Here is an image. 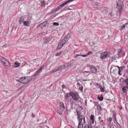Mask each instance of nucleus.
Wrapping results in <instances>:
<instances>
[{
  "instance_id": "72a5a7b5",
  "label": "nucleus",
  "mask_w": 128,
  "mask_h": 128,
  "mask_svg": "<svg viewBox=\"0 0 128 128\" xmlns=\"http://www.w3.org/2000/svg\"><path fill=\"white\" fill-rule=\"evenodd\" d=\"M98 99L100 101H102L103 99V98L102 97H98Z\"/></svg>"
},
{
  "instance_id": "6e6d98bb",
  "label": "nucleus",
  "mask_w": 128,
  "mask_h": 128,
  "mask_svg": "<svg viewBox=\"0 0 128 128\" xmlns=\"http://www.w3.org/2000/svg\"><path fill=\"white\" fill-rule=\"evenodd\" d=\"M62 88H64L65 86L64 85H62Z\"/></svg>"
},
{
  "instance_id": "69168bd1",
  "label": "nucleus",
  "mask_w": 128,
  "mask_h": 128,
  "mask_svg": "<svg viewBox=\"0 0 128 128\" xmlns=\"http://www.w3.org/2000/svg\"><path fill=\"white\" fill-rule=\"evenodd\" d=\"M96 128H97V127H96Z\"/></svg>"
},
{
  "instance_id": "39448f33",
  "label": "nucleus",
  "mask_w": 128,
  "mask_h": 128,
  "mask_svg": "<svg viewBox=\"0 0 128 128\" xmlns=\"http://www.w3.org/2000/svg\"><path fill=\"white\" fill-rule=\"evenodd\" d=\"M0 60L4 66H7V64L9 63L2 56H0Z\"/></svg>"
},
{
  "instance_id": "37998d69",
  "label": "nucleus",
  "mask_w": 128,
  "mask_h": 128,
  "mask_svg": "<svg viewBox=\"0 0 128 128\" xmlns=\"http://www.w3.org/2000/svg\"><path fill=\"white\" fill-rule=\"evenodd\" d=\"M125 27V25H123L120 28V30H122Z\"/></svg>"
},
{
  "instance_id": "7ed1b4c3",
  "label": "nucleus",
  "mask_w": 128,
  "mask_h": 128,
  "mask_svg": "<svg viewBox=\"0 0 128 128\" xmlns=\"http://www.w3.org/2000/svg\"><path fill=\"white\" fill-rule=\"evenodd\" d=\"M77 118L79 122L78 128H82L83 126V123L82 122L83 119L82 114L80 116H78Z\"/></svg>"
},
{
  "instance_id": "2eb2a0df",
  "label": "nucleus",
  "mask_w": 128,
  "mask_h": 128,
  "mask_svg": "<svg viewBox=\"0 0 128 128\" xmlns=\"http://www.w3.org/2000/svg\"><path fill=\"white\" fill-rule=\"evenodd\" d=\"M44 68V66H42L40 67L37 71L40 73L42 72V70H43Z\"/></svg>"
},
{
  "instance_id": "6ab92c4d",
  "label": "nucleus",
  "mask_w": 128,
  "mask_h": 128,
  "mask_svg": "<svg viewBox=\"0 0 128 128\" xmlns=\"http://www.w3.org/2000/svg\"><path fill=\"white\" fill-rule=\"evenodd\" d=\"M60 106L62 107V108H63L64 109L65 108L64 105L63 103L62 102H60L59 103Z\"/></svg>"
},
{
  "instance_id": "393cba45",
  "label": "nucleus",
  "mask_w": 128,
  "mask_h": 128,
  "mask_svg": "<svg viewBox=\"0 0 128 128\" xmlns=\"http://www.w3.org/2000/svg\"><path fill=\"white\" fill-rule=\"evenodd\" d=\"M65 3V2L64 3H63L61 4L60 6L58 7V8L59 9L61 8L63 6L66 5Z\"/></svg>"
},
{
  "instance_id": "20e7f679",
  "label": "nucleus",
  "mask_w": 128,
  "mask_h": 128,
  "mask_svg": "<svg viewBox=\"0 0 128 128\" xmlns=\"http://www.w3.org/2000/svg\"><path fill=\"white\" fill-rule=\"evenodd\" d=\"M29 19L26 16H23L20 17L19 20L20 24H22L24 22V21L28 20Z\"/></svg>"
},
{
  "instance_id": "4468645a",
  "label": "nucleus",
  "mask_w": 128,
  "mask_h": 128,
  "mask_svg": "<svg viewBox=\"0 0 128 128\" xmlns=\"http://www.w3.org/2000/svg\"><path fill=\"white\" fill-rule=\"evenodd\" d=\"M92 51L90 52L87 53V54H84V55H80L78 54H76V56H87L88 55H90L92 54Z\"/></svg>"
},
{
  "instance_id": "c756f323",
  "label": "nucleus",
  "mask_w": 128,
  "mask_h": 128,
  "mask_svg": "<svg viewBox=\"0 0 128 128\" xmlns=\"http://www.w3.org/2000/svg\"><path fill=\"white\" fill-rule=\"evenodd\" d=\"M58 71V68L57 69L56 68H54L52 70V71H51L50 72L52 73Z\"/></svg>"
},
{
  "instance_id": "c85d7f7f",
  "label": "nucleus",
  "mask_w": 128,
  "mask_h": 128,
  "mask_svg": "<svg viewBox=\"0 0 128 128\" xmlns=\"http://www.w3.org/2000/svg\"><path fill=\"white\" fill-rule=\"evenodd\" d=\"M19 66V64L17 62H16L14 64V66L15 67H18Z\"/></svg>"
},
{
  "instance_id": "e2e57ef3",
  "label": "nucleus",
  "mask_w": 128,
  "mask_h": 128,
  "mask_svg": "<svg viewBox=\"0 0 128 128\" xmlns=\"http://www.w3.org/2000/svg\"><path fill=\"white\" fill-rule=\"evenodd\" d=\"M77 56H74V58H76Z\"/></svg>"
},
{
  "instance_id": "58836bf2",
  "label": "nucleus",
  "mask_w": 128,
  "mask_h": 128,
  "mask_svg": "<svg viewBox=\"0 0 128 128\" xmlns=\"http://www.w3.org/2000/svg\"><path fill=\"white\" fill-rule=\"evenodd\" d=\"M25 34H22V36H21L20 38L21 39H23L24 38L23 37L25 35Z\"/></svg>"
},
{
  "instance_id": "e433bc0d",
  "label": "nucleus",
  "mask_w": 128,
  "mask_h": 128,
  "mask_svg": "<svg viewBox=\"0 0 128 128\" xmlns=\"http://www.w3.org/2000/svg\"><path fill=\"white\" fill-rule=\"evenodd\" d=\"M53 25H55L56 26H58L59 25V24L58 23L56 22H54L53 23Z\"/></svg>"
},
{
  "instance_id": "bb28decb",
  "label": "nucleus",
  "mask_w": 128,
  "mask_h": 128,
  "mask_svg": "<svg viewBox=\"0 0 128 128\" xmlns=\"http://www.w3.org/2000/svg\"><path fill=\"white\" fill-rule=\"evenodd\" d=\"M122 91L124 93H126V87L125 86H124L122 89Z\"/></svg>"
},
{
  "instance_id": "f03ea898",
  "label": "nucleus",
  "mask_w": 128,
  "mask_h": 128,
  "mask_svg": "<svg viewBox=\"0 0 128 128\" xmlns=\"http://www.w3.org/2000/svg\"><path fill=\"white\" fill-rule=\"evenodd\" d=\"M123 1L124 0H119L117 3V8L120 13V12L122 10V4Z\"/></svg>"
},
{
  "instance_id": "a18cd8bd",
  "label": "nucleus",
  "mask_w": 128,
  "mask_h": 128,
  "mask_svg": "<svg viewBox=\"0 0 128 128\" xmlns=\"http://www.w3.org/2000/svg\"><path fill=\"white\" fill-rule=\"evenodd\" d=\"M58 113L60 115H62V113L61 112H60L59 111H58Z\"/></svg>"
},
{
  "instance_id": "2f4dec72",
  "label": "nucleus",
  "mask_w": 128,
  "mask_h": 128,
  "mask_svg": "<svg viewBox=\"0 0 128 128\" xmlns=\"http://www.w3.org/2000/svg\"><path fill=\"white\" fill-rule=\"evenodd\" d=\"M39 73L37 71L33 74L34 76H36L39 74Z\"/></svg>"
},
{
  "instance_id": "3c124183",
  "label": "nucleus",
  "mask_w": 128,
  "mask_h": 128,
  "mask_svg": "<svg viewBox=\"0 0 128 128\" xmlns=\"http://www.w3.org/2000/svg\"><path fill=\"white\" fill-rule=\"evenodd\" d=\"M97 46H95L94 48H93V49L94 50H96V49L97 48Z\"/></svg>"
},
{
  "instance_id": "49530a36",
  "label": "nucleus",
  "mask_w": 128,
  "mask_h": 128,
  "mask_svg": "<svg viewBox=\"0 0 128 128\" xmlns=\"http://www.w3.org/2000/svg\"><path fill=\"white\" fill-rule=\"evenodd\" d=\"M88 125L87 124H86L84 126V128H88Z\"/></svg>"
},
{
  "instance_id": "4d7b16f0",
  "label": "nucleus",
  "mask_w": 128,
  "mask_h": 128,
  "mask_svg": "<svg viewBox=\"0 0 128 128\" xmlns=\"http://www.w3.org/2000/svg\"><path fill=\"white\" fill-rule=\"evenodd\" d=\"M62 10H62L63 11L65 10H67V9H66V8H64Z\"/></svg>"
},
{
  "instance_id": "ddd939ff",
  "label": "nucleus",
  "mask_w": 128,
  "mask_h": 128,
  "mask_svg": "<svg viewBox=\"0 0 128 128\" xmlns=\"http://www.w3.org/2000/svg\"><path fill=\"white\" fill-rule=\"evenodd\" d=\"M115 67H117L118 68V74L120 75H121V74L120 73V72L124 68V67L121 66L120 67L118 66H115Z\"/></svg>"
},
{
  "instance_id": "cd10ccee",
  "label": "nucleus",
  "mask_w": 128,
  "mask_h": 128,
  "mask_svg": "<svg viewBox=\"0 0 128 128\" xmlns=\"http://www.w3.org/2000/svg\"><path fill=\"white\" fill-rule=\"evenodd\" d=\"M76 112L77 113V115L78 116H80L81 115V112L80 111H78L77 109H76Z\"/></svg>"
},
{
  "instance_id": "052dcab7",
  "label": "nucleus",
  "mask_w": 128,
  "mask_h": 128,
  "mask_svg": "<svg viewBox=\"0 0 128 128\" xmlns=\"http://www.w3.org/2000/svg\"><path fill=\"white\" fill-rule=\"evenodd\" d=\"M85 103L86 104H86L87 103V101L86 100L85 101Z\"/></svg>"
},
{
  "instance_id": "0eeeda50",
  "label": "nucleus",
  "mask_w": 128,
  "mask_h": 128,
  "mask_svg": "<svg viewBox=\"0 0 128 128\" xmlns=\"http://www.w3.org/2000/svg\"><path fill=\"white\" fill-rule=\"evenodd\" d=\"M100 56H108L111 55V54L109 52H105L100 54Z\"/></svg>"
},
{
  "instance_id": "09e8293b",
  "label": "nucleus",
  "mask_w": 128,
  "mask_h": 128,
  "mask_svg": "<svg viewBox=\"0 0 128 128\" xmlns=\"http://www.w3.org/2000/svg\"><path fill=\"white\" fill-rule=\"evenodd\" d=\"M103 120H100V123L101 124V123H102V125L103 124Z\"/></svg>"
},
{
  "instance_id": "dca6fc26",
  "label": "nucleus",
  "mask_w": 128,
  "mask_h": 128,
  "mask_svg": "<svg viewBox=\"0 0 128 128\" xmlns=\"http://www.w3.org/2000/svg\"><path fill=\"white\" fill-rule=\"evenodd\" d=\"M123 82H124L126 84V88L128 89V79L124 80Z\"/></svg>"
},
{
  "instance_id": "f257e3e1",
  "label": "nucleus",
  "mask_w": 128,
  "mask_h": 128,
  "mask_svg": "<svg viewBox=\"0 0 128 128\" xmlns=\"http://www.w3.org/2000/svg\"><path fill=\"white\" fill-rule=\"evenodd\" d=\"M70 95L71 96L72 98L75 100H79V96L76 93H74L72 92H70Z\"/></svg>"
},
{
  "instance_id": "412c9836",
  "label": "nucleus",
  "mask_w": 128,
  "mask_h": 128,
  "mask_svg": "<svg viewBox=\"0 0 128 128\" xmlns=\"http://www.w3.org/2000/svg\"><path fill=\"white\" fill-rule=\"evenodd\" d=\"M65 66L64 65L63 66H60L58 67V70H61L63 69H65Z\"/></svg>"
},
{
  "instance_id": "5701e85b",
  "label": "nucleus",
  "mask_w": 128,
  "mask_h": 128,
  "mask_svg": "<svg viewBox=\"0 0 128 128\" xmlns=\"http://www.w3.org/2000/svg\"><path fill=\"white\" fill-rule=\"evenodd\" d=\"M97 108V110L99 112L102 111L103 109V108H102L99 105L98 106Z\"/></svg>"
},
{
  "instance_id": "7c9ffc66",
  "label": "nucleus",
  "mask_w": 128,
  "mask_h": 128,
  "mask_svg": "<svg viewBox=\"0 0 128 128\" xmlns=\"http://www.w3.org/2000/svg\"><path fill=\"white\" fill-rule=\"evenodd\" d=\"M113 118H114V120L116 122V114H113Z\"/></svg>"
},
{
  "instance_id": "f8f14e48",
  "label": "nucleus",
  "mask_w": 128,
  "mask_h": 128,
  "mask_svg": "<svg viewBox=\"0 0 128 128\" xmlns=\"http://www.w3.org/2000/svg\"><path fill=\"white\" fill-rule=\"evenodd\" d=\"M30 22L29 21V20H25L23 22V24L25 26H28L30 25Z\"/></svg>"
},
{
  "instance_id": "b1692460",
  "label": "nucleus",
  "mask_w": 128,
  "mask_h": 128,
  "mask_svg": "<svg viewBox=\"0 0 128 128\" xmlns=\"http://www.w3.org/2000/svg\"><path fill=\"white\" fill-rule=\"evenodd\" d=\"M98 86L100 88V91L103 92L104 91V89L103 88L102 86L100 85H99Z\"/></svg>"
},
{
  "instance_id": "a19ab883",
  "label": "nucleus",
  "mask_w": 128,
  "mask_h": 128,
  "mask_svg": "<svg viewBox=\"0 0 128 128\" xmlns=\"http://www.w3.org/2000/svg\"><path fill=\"white\" fill-rule=\"evenodd\" d=\"M88 128H92L91 125L90 124H88Z\"/></svg>"
},
{
  "instance_id": "f704fd0d",
  "label": "nucleus",
  "mask_w": 128,
  "mask_h": 128,
  "mask_svg": "<svg viewBox=\"0 0 128 128\" xmlns=\"http://www.w3.org/2000/svg\"><path fill=\"white\" fill-rule=\"evenodd\" d=\"M62 53L61 52H58L56 54V56H58L61 55V54Z\"/></svg>"
},
{
  "instance_id": "680f3d73",
  "label": "nucleus",
  "mask_w": 128,
  "mask_h": 128,
  "mask_svg": "<svg viewBox=\"0 0 128 128\" xmlns=\"http://www.w3.org/2000/svg\"><path fill=\"white\" fill-rule=\"evenodd\" d=\"M96 86H98L99 85H100V84H98L97 83H96Z\"/></svg>"
},
{
  "instance_id": "aec40b11",
  "label": "nucleus",
  "mask_w": 128,
  "mask_h": 128,
  "mask_svg": "<svg viewBox=\"0 0 128 128\" xmlns=\"http://www.w3.org/2000/svg\"><path fill=\"white\" fill-rule=\"evenodd\" d=\"M46 22H44L43 23L40 24L39 26L42 28H44L46 26Z\"/></svg>"
},
{
  "instance_id": "4c0bfd02",
  "label": "nucleus",
  "mask_w": 128,
  "mask_h": 128,
  "mask_svg": "<svg viewBox=\"0 0 128 128\" xmlns=\"http://www.w3.org/2000/svg\"><path fill=\"white\" fill-rule=\"evenodd\" d=\"M41 6H44L45 4L44 2V1H42V2H41Z\"/></svg>"
},
{
  "instance_id": "864d4df0",
  "label": "nucleus",
  "mask_w": 128,
  "mask_h": 128,
  "mask_svg": "<svg viewBox=\"0 0 128 128\" xmlns=\"http://www.w3.org/2000/svg\"><path fill=\"white\" fill-rule=\"evenodd\" d=\"M83 120L84 121V123H85V117L83 118Z\"/></svg>"
},
{
  "instance_id": "ea45409f",
  "label": "nucleus",
  "mask_w": 128,
  "mask_h": 128,
  "mask_svg": "<svg viewBox=\"0 0 128 128\" xmlns=\"http://www.w3.org/2000/svg\"><path fill=\"white\" fill-rule=\"evenodd\" d=\"M94 106H96L97 107L99 105L97 103V102H94Z\"/></svg>"
},
{
  "instance_id": "bf43d9fd",
  "label": "nucleus",
  "mask_w": 128,
  "mask_h": 128,
  "mask_svg": "<svg viewBox=\"0 0 128 128\" xmlns=\"http://www.w3.org/2000/svg\"><path fill=\"white\" fill-rule=\"evenodd\" d=\"M92 120V123L93 124L94 123V120Z\"/></svg>"
},
{
  "instance_id": "603ef678",
  "label": "nucleus",
  "mask_w": 128,
  "mask_h": 128,
  "mask_svg": "<svg viewBox=\"0 0 128 128\" xmlns=\"http://www.w3.org/2000/svg\"><path fill=\"white\" fill-rule=\"evenodd\" d=\"M116 125H117V126H118V127L119 126H120V124L118 123H117Z\"/></svg>"
},
{
  "instance_id": "c03bdc74",
  "label": "nucleus",
  "mask_w": 128,
  "mask_h": 128,
  "mask_svg": "<svg viewBox=\"0 0 128 128\" xmlns=\"http://www.w3.org/2000/svg\"><path fill=\"white\" fill-rule=\"evenodd\" d=\"M83 72L84 74H85L86 73H89L90 72L89 71H85L84 72Z\"/></svg>"
},
{
  "instance_id": "473e14b6",
  "label": "nucleus",
  "mask_w": 128,
  "mask_h": 128,
  "mask_svg": "<svg viewBox=\"0 0 128 128\" xmlns=\"http://www.w3.org/2000/svg\"><path fill=\"white\" fill-rule=\"evenodd\" d=\"M94 116L92 114H91L90 116V119L91 120H94Z\"/></svg>"
},
{
  "instance_id": "a878e982",
  "label": "nucleus",
  "mask_w": 128,
  "mask_h": 128,
  "mask_svg": "<svg viewBox=\"0 0 128 128\" xmlns=\"http://www.w3.org/2000/svg\"><path fill=\"white\" fill-rule=\"evenodd\" d=\"M74 1V0H68L67 1L64 2L66 4H69L70 3Z\"/></svg>"
},
{
  "instance_id": "5fc2aeb1",
  "label": "nucleus",
  "mask_w": 128,
  "mask_h": 128,
  "mask_svg": "<svg viewBox=\"0 0 128 128\" xmlns=\"http://www.w3.org/2000/svg\"><path fill=\"white\" fill-rule=\"evenodd\" d=\"M101 119V117L100 116H99L98 118V119L99 120H100Z\"/></svg>"
},
{
  "instance_id": "1a4fd4ad",
  "label": "nucleus",
  "mask_w": 128,
  "mask_h": 128,
  "mask_svg": "<svg viewBox=\"0 0 128 128\" xmlns=\"http://www.w3.org/2000/svg\"><path fill=\"white\" fill-rule=\"evenodd\" d=\"M70 35L69 34H68L66 36L65 38L63 40V42H65L67 41L70 38Z\"/></svg>"
},
{
  "instance_id": "a211bd4d",
  "label": "nucleus",
  "mask_w": 128,
  "mask_h": 128,
  "mask_svg": "<svg viewBox=\"0 0 128 128\" xmlns=\"http://www.w3.org/2000/svg\"><path fill=\"white\" fill-rule=\"evenodd\" d=\"M70 96V93L69 94L68 93L66 94L64 98V100H66L68 99V98L69 96Z\"/></svg>"
},
{
  "instance_id": "c9c22d12",
  "label": "nucleus",
  "mask_w": 128,
  "mask_h": 128,
  "mask_svg": "<svg viewBox=\"0 0 128 128\" xmlns=\"http://www.w3.org/2000/svg\"><path fill=\"white\" fill-rule=\"evenodd\" d=\"M79 89L82 92L83 90V87L82 86H80L79 87Z\"/></svg>"
},
{
  "instance_id": "13d9d810",
  "label": "nucleus",
  "mask_w": 128,
  "mask_h": 128,
  "mask_svg": "<svg viewBox=\"0 0 128 128\" xmlns=\"http://www.w3.org/2000/svg\"><path fill=\"white\" fill-rule=\"evenodd\" d=\"M7 45H4L3 46H2V47H7Z\"/></svg>"
},
{
  "instance_id": "8fccbe9b",
  "label": "nucleus",
  "mask_w": 128,
  "mask_h": 128,
  "mask_svg": "<svg viewBox=\"0 0 128 128\" xmlns=\"http://www.w3.org/2000/svg\"><path fill=\"white\" fill-rule=\"evenodd\" d=\"M32 116L33 118H34L35 117V115L33 113L32 114Z\"/></svg>"
},
{
  "instance_id": "0e129e2a",
  "label": "nucleus",
  "mask_w": 128,
  "mask_h": 128,
  "mask_svg": "<svg viewBox=\"0 0 128 128\" xmlns=\"http://www.w3.org/2000/svg\"><path fill=\"white\" fill-rule=\"evenodd\" d=\"M69 9V10H71V9H70V8H69V9Z\"/></svg>"
},
{
  "instance_id": "4be33fe9",
  "label": "nucleus",
  "mask_w": 128,
  "mask_h": 128,
  "mask_svg": "<svg viewBox=\"0 0 128 128\" xmlns=\"http://www.w3.org/2000/svg\"><path fill=\"white\" fill-rule=\"evenodd\" d=\"M24 77H21L18 80L21 83L23 84V82H23V81H24Z\"/></svg>"
},
{
  "instance_id": "423d86ee",
  "label": "nucleus",
  "mask_w": 128,
  "mask_h": 128,
  "mask_svg": "<svg viewBox=\"0 0 128 128\" xmlns=\"http://www.w3.org/2000/svg\"><path fill=\"white\" fill-rule=\"evenodd\" d=\"M88 66L90 68V70L94 74H95L96 72V69L93 66L88 65Z\"/></svg>"
},
{
  "instance_id": "f3484780",
  "label": "nucleus",
  "mask_w": 128,
  "mask_h": 128,
  "mask_svg": "<svg viewBox=\"0 0 128 128\" xmlns=\"http://www.w3.org/2000/svg\"><path fill=\"white\" fill-rule=\"evenodd\" d=\"M119 55L120 56H124L125 55L124 52L122 50H120V52H119Z\"/></svg>"
},
{
  "instance_id": "6e6552de",
  "label": "nucleus",
  "mask_w": 128,
  "mask_h": 128,
  "mask_svg": "<svg viewBox=\"0 0 128 128\" xmlns=\"http://www.w3.org/2000/svg\"><path fill=\"white\" fill-rule=\"evenodd\" d=\"M112 120V118L111 117H109L107 119V121L108 122L107 123V125L108 126L110 127V128H111L112 126L111 122Z\"/></svg>"
},
{
  "instance_id": "9d476101",
  "label": "nucleus",
  "mask_w": 128,
  "mask_h": 128,
  "mask_svg": "<svg viewBox=\"0 0 128 128\" xmlns=\"http://www.w3.org/2000/svg\"><path fill=\"white\" fill-rule=\"evenodd\" d=\"M65 43V42H63V40H62L59 44L58 46L57 47L58 49H60L62 48Z\"/></svg>"
},
{
  "instance_id": "79ce46f5",
  "label": "nucleus",
  "mask_w": 128,
  "mask_h": 128,
  "mask_svg": "<svg viewBox=\"0 0 128 128\" xmlns=\"http://www.w3.org/2000/svg\"><path fill=\"white\" fill-rule=\"evenodd\" d=\"M106 56H100V58L101 59H104L106 58Z\"/></svg>"
},
{
  "instance_id": "9b49d317",
  "label": "nucleus",
  "mask_w": 128,
  "mask_h": 128,
  "mask_svg": "<svg viewBox=\"0 0 128 128\" xmlns=\"http://www.w3.org/2000/svg\"><path fill=\"white\" fill-rule=\"evenodd\" d=\"M29 78L28 77H24V79L22 82L23 84H27L30 81Z\"/></svg>"
},
{
  "instance_id": "de8ad7c7",
  "label": "nucleus",
  "mask_w": 128,
  "mask_h": 128,
  "mask_svg": "<svg viewBox=\"0 0 128 128\" xmlns=\"http://www.w3.org/2000/svg\"><path fill=\"white\" fill-rule=\"evenodd\" d=\"M77 86H79V87H80V86H81V85L78 82L77 83Z\"/></svg>"
}]
</instances>
